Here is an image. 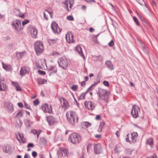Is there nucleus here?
I'll return each mask as SVG.
<instances>
[{
  "label": "nucleus",
  "mask_w": 158,
  "mask_h": 158,
  "mask_svg": "<svg viewBox=\"0 0 158 158\" xmlns=\"http://www.w3.org/2000/svg\"><path fill=\"white\" fill-rule=\"evenodd\" d=\"M114 45V43L113 40H112L108 44L109 46L110 47H113Z\"/></svg>",
  "instance_id": "37998d69"
},
{
  "label": "nucleus",
  "mask_w": 158,
  "mask_h": 158,
  "mask_svg": "<svg viewBox=\"0 0 158 158\" xmlns=\"http://www.w3.org/2000/svg\"><path fill=\"white\" fill-rule=\"evenodd\" d=\"M35 51L37 55H39L43 52L44 47L42 42L39 41H36L34 44Z\"/></svg>",
  "instance_id": "20e7f679"
},
{
  "label": "nucleus",
  "mask_w": 158,
  "mask_h": 158,
  "mask_svg": "<svg viewBox=\"0 0 158 158\" xmlns=\"http://www.w3.org/2000/svg\"><path fill=\"white\" fill-rule=\"evenodd\" d=\"M93 87V85H92L90 87H89L85 92L87 94L88 92L92 90L93 89L92 88Z\"/></svg>",
  "instance_id": "49530a36"
},
{
  "label": "nucleus",
  "mask_w": 158,
  "mask_h": 158,
  "mask_svg": "<svg viewBox=\"0 0 158 158\" xmlns=\"http://www.w3.org/2000/svg\"><path fill=\"white\" fill-rule=\"evenodd\" d=\"M17 139L19 141L21 140L23 143L26 142L25 139H24L23 135L22 133H18V135L17 136Z\"/></svg>",
  "instance_id": "393cba45"
},
{
  "label": "nucleus",
  "mask_w": 158,
  "mask_h": 158,
  "mask_svg": "<svg viewBox=\"0 0 158 158\" xmlns=\"http://www.w3.org/2000/svg\"><path fill=\"white\" fill-rule=\"evenodd\" d=\"M29 21L28 19H25L22 22V25L23 26H24L26 24H27L29 22Z\"/></svg>",
  "instance_id": "c03bdc74"
},
{
  "label": "nucleus",
  "mask_w": 158,
  "mask_h": 158,
  "mask_svg": "<svg viewBox=\"0 0 158 158\" xmlns=\"http://www.w3.org/2000/svg\"><path fill=\"white\" fill-rule=\"evenodd\" d=\"M4 106L7 111L9 113H11L14 110L13 105L9 102H6L4 103Z\"/></svg>",
  "instance_id": "ddd939ff"
},
{
  "label": "nucleus",
  "mask_w": 158,
  "mask_h": 158,
  "mask_svg": "<svg viewBox=\"0 0 158 158\" xmlns=\"http://www.w3.org/2000/svg\"><path fill=\"white\" fill-rule=\"evenodd\" d=\"M85 1L90 4H92L93 3L95 2V0H85Z\"/></svg>",
  "instance_id": "de8ad7c7"
},
{
  "label": "nucleus",
  "mask_w": 158,
  "mask_h": 158,
  "mask_svg": "<svg viewBox=\"0 0 158 158\" xmlns=\"http://www.w3.org/2000/svg\"><path fill=\"white\" fill-rule=\"evenodd\" d=\"M42 110L45 113H50L52 112V109L51 106H49L48 104H45L42 107Z\"/></svg>",
  "instance_id": "dca6fc26"
},
{
  "label": "nucleus",
  "mask_w": 158,
  "mask_h": 158,
  "mask_svg": "<svg viewBox=\"0 0 158 158\" xmlns=\"http://www.w3.org/2000/svg\"><path fill=\"white\" fill-rule=\"evenodd\" d=\"M133 150L131 149H126L125 150V152L126 153L128 154H131Z\"/></svg>",
  "instance_id": "c9c22d12"
},
{
  "label": "nucleus",
  "mask_w": 158,
  "mask_h": 158,
  "mask_svg": "<svg viewBox=\"0 0 158 158\" xmlns=\"http://www.w3.org/2000/svg\"><path fill=\"white\" fill-rule=\"evenodd\" d=\"M31 34L32 37L33 38H35L37 37V31L35 28H31Z\"/></svg>",
  "instance_id": "5701e85b"
},
{
  "label": "nucleus",
  "mask_w": 158,
  "mask_h": 158,
  "mask_svg": "<svg viewBox=\"0 0 158 158\" xmlns=\"http://www.w3.org/2000/svg\"><path fill=\"white\" fill-rule=\"evenodd\" d=\"M95 137L96 138L99 139L101 137V135H95Z\"/></svg>",
  "instance_id": "338daca9"
},
{
  "label": "nucleus",
  "mask_w": 158,
  "mask_h": 158,
  "mask_svg": "<svg viewBox=\"0 0 158 158\" xmlns=\"http://www.w3.org/2000/svg\"><path fill=\"white\" fill-rule=\"evenodd\" d=\"M101 118V117L99 115H97L95 117V119L97 120H99Z\"/></svg>",
  "instance_id": "680f3d73"
},
{
  "label": "nucleus",
  "mask_w": 158,
  "mask_h": 158,
  "mask_svg": "<svg viewBox=\"0 0 158 158\" xmlns=\"http://www.w3.org/2000/svg\"><path fill=\"white\" fill-rule=\"evenodd\" d=\"M11 25L12 27L17 32H19L23 29L21 27V22L19 20L16 19L14 20L11 23Z\"/></svg>",
  "instance_id": "39448f33"
},
{
  "label": "nucleus",
  "mask_w": 158,
  "mask_h": 158,
  "mask_svg": "<svg viewBox=\"0 0 158 158\" xmlns=\"http://www.w3.org/2000/svg\"><path fill=\"white\" fill-rule=\"evenodd\" d=\"M24 158H30V156L28 154H26L24 156Z\"/></svg>",
  "instance_id": "e2e57ef3"
},
{
  "label": "nucleus",
  "mask_w": 158,
  "mask_h": 158,
  "mask_svg": "<svg viewBox=\"0 0 158 158\" xmlns=\"http://www.w3.org/2000/svg\"><path fill=\"white\" fill-rule=\"evenodd\" d=\"M41 132H42V131L41 130H38V131L37 132V133L36 134L37 135V138H38H38L39 135H40V133H41Z\"/></svg>",
  "instance_id": "5fc2aeb1"
},
{
  "label": "nucleus",
  "mask_w": 158,
  "mask_h": 158,
  "mask_svg": "<svg viewBox=\"0 0 158 158\" xmlns=\"http://www.w3.org/2000/svg\"><path fill=\"white\" fill-rule=\"evenodd\" d=\"M55 67L54 66H51L48 69V70L49 71H52L55 69Z\"/></svg>",
  "instance_id": "8fccbe9b"
},
{
  "label": "nucleus",
  "mask_w": 158,
  "mask_h": 158,
  "mask_svg": "<svg viewBox=\"0 0 158 158\" xmlns=\"http://www.w3.org/2000/svg\"><path fill=\"white\" fill-rule=\"evenodd\" d=\"M37 153L35 151H33L32 153V155L33 157L35 158L37 156Z\"/></svg>",
  "instance_id": "603ef678"
},
{
  "label": "nucleus",
  "mask_w": 158,
  "mask_h": 158,
  "mask_svg": "<svg viewBox=\"0 0 158 158\" xmlns=\"http://www.w3.org/2000/svg\"><path fill=\"white\" fill-rule=\"evenodd\" d=\"M140 110V109L138 106L135 105H134L131 110V116L134 118H138L139 116L138 112Z\"/></svg>",
  "instance_id": "6e6552de"
},
{
  "label": "nucleus",
  "mask_w": 158,
  "mask_h": 158,
  "mask_svg": "<svg viewBox=\"0 0 158 158\" xmlns=\"http://www.w3.org/2000/svg\"><path fill=\"white\" fill-rule=\"evenodd\" d=\"M51 27L53 32L55 34H58L60 32L61 30L56 22H53L51 23Z\"/></svg>",
  "instance_id": "1a4fd4ad"
},
{
  "label": "nucleus",
  "mask_w": 158,
  "mask_h": 158,
  "mask_svg": "<svg viewBox=\"0 0 158 158\" xmlns=\"http://www.w3.org/2000/svg\"><path fill=\"white\" fill-rule=\"evenodd\" d=\"M99 80H98L97 81H94V83L92 85H93V86L96 85H97L99 83Z\"/></svg>",
  "instance_id": "0e129e2a"
},
{
  "label": "nucleus",
  "mask_w": 158,
  "mask_h": 158,
  "mask_svg": "<svg viewBox=\"0 0 158 158\" xmlns=\"http://www.w3.org/2000/svg\"><path fill=\"white\" fill-rule=\"evenodd\" d=\"M105 64L107 66V68L108 69L110 70H112L114 69V66L112 64L110 61H107L106 62Z\"/></svg>",
  "instance_id": "a878e982"
},
{
  "label": "nucleus",
  "mask_w": 158,
  "mask_h": 158,
  "mask_svg": "<svg viewBox=\"0 0 158 158\" xmlns=\"http://www.w3.org/2000/svg\"><path fill=\"white\" fill-rule=\"evenodd\" d=\"M2 64L3 68L6 71H10L12 70L11 67L10 65L5 64L3 61L2 62Z\"/></svg>",
  "instance_id": "4be33fe9"
},
{
  "label": "nucleus",
  "mask_w": 158,
  "mask_h": 158,
  "mask_svg": "<svg viewBox=\"0 0 158 158\" xmlns=\"http://www.w3.org/2000/svg\"><path fill=\"white\" fill-rule=\"evenodd\" d=\"M57 61L59 67H62L64 69H66L68 66V61L65 57L60 58Z\"/></svg>",
  "instance_id": "423d86ee"
},
{
  "label": "nucleus",
  "mask_w": 158,
  "mask_h": 158,
  "mask_svg": "<svg viewBox=\"0 0 158 158\" xmlns=\"http://www.w3.org/2000/svg\"><path fill=\"white\" fill-rule=\"evenodd\" d=\"M139 17H140L141 20L142 21L144 22L145 23H146V21L144 19L143 17H142L141 15H139Z\"/></svg>",
  "instance_id": "bf43d9fd"
},
{
  "label": "nucleus",
  "mask_w": 158,
  "mask_h": 158,
  "mask_svg": "<svg viewBox=\"0 0 158 158\" xmlns=\"http://www.w3.org/2000/svg\"><path fill=\"white\" fill-rule=\"evenodd\" d=\"M68 112L66 113V116L68 121L72 125H74L76 123H77L78 121V118L75 112L73 111H70V116L68 117Z\"/></svg>",
  "instance_id": "f257e3e1"
},
{
  "label": "nucleus",
  "mask_w": 158,
  "mask_h": 158,
  "mask_svg": "<svg viewBox=\"0 0 158 158\" xmlns=\"http://www.w3.org/2000/svg\"><path fill=\"white\" fill-rule=\"evenodd\" d=\"M85 82L84 81H83L81 82V85L82 86H84L85 85Z\"/></svg>",
  "instance_id": "774afa93"
},
{
  "label": "nucleus",
  "mask_w": 158,
  "mask_h": 158,
  "mask_svg": "<svg viewBox=\"0 0 158 158\" xmlns=\"http://www.w3.org/2000/svg\"><path fill=\"white\" fill-rule=\"evenodd\" d=\"M71 89L74 91H76L77 89V85H74L72 86Z\"/></svg>",
  "instance_id": "a19ab883"
},
{
  "label": "nucleus",
  "mask_w": 158,
  "mask_h": 158,
  "mask_svg": "<svg viewBox=\"0 0 158 158\" xmlns=\"http://www.w3.org/2000/svg\"><path fill=\"white\" fill-rule=\"evenodd\" d=\"M5 79L3 78L0 79V91H5L8 88L7 85L5 83Z\"/></svg>",
  "instance_id": "9b49d317"
},
{
  "label": "nucleus",
  "mask_w": 158,
  "mask_h": 158,
  "mask_svg": "<svg viewBox=\"0 0 158 158\" xmlns=\"http://www.w3.org/2000/svg\"><path fill=\"white\" fill-rule=\"evenodd\" d=\"M147 143L152 147L153 143V140L152 138H149L147 141Z\"/></svg>",
  "instance_id": "72a5a7b5"
},
{
  "label": "nucleus",
  "mask_w": 158,
  "mask_h": 158,
  "mask_svg": "<svg viewBox=\"0 0 158 158\" xmlns=\"http://www.w3.org/2000/svg\"><path fill=\"white\" fill-rule=\"evenodd\" d=\"M156 156L155 154H154L153 155L151 156L148 158H156Z\"/></svg>",
  "instance_id": "69168bd1"
},
{
  "label": "nucleus",
  "mask_w": 158,
  "mask_h": 158,
  "mask_svg": "<svg viewBox=\"0 0 158 158\" xmlns=\"http://www.w3.org/2000/svg\"><path fill=\"white\" fill-rule=\"evenodd\" d=\"M142 49L144 52L146 54H148V51L147 48L144 46H143L142 47Z\"/></svg>",
  "instance_id": "ea45409f"
},
{
  "label": "nucleus",
  "mask_w": 158,
  "mask_h": 158,
  "mask_svg": "<svg viewBox=\"0 0 158 158\" xmlns=\"http://www.w3.org/2000/svg\"><path fill=\"white\" fill-rule=\"evenodd\" d=\"M58 40L57 38L55 39H48V42L50 44H54L56 43Z\"/></svg>",
  "instance_id": "c756f323"
},
{
  "label": "nucleus",
  "mask_w": 158,
  "mask_h": 158,
  "mask_svg": "<svg viewBox=\"0 0 158 158\" xmlns=\"http://www.w3.org/2000/svg\"><path fill=\"white\" fill-rule=\"evenodd\" d=\"M24 123L26 126L29 127L30 126V123H31V122L28 119H25L24 120Z\"/></svg>",
  "instance_id": "473e14b6"
},
{
  "label": "nucleus",
  "mask_w": 158,
  "mask_h": 158,
  "mask_svg": "<svg viewBox=\"0 0 158 158\" xmlns=\"http://www.w3.org/2000/svg\"><path fill=\"white\" fill-rule=\"evenodd\" d=\"M12 150L11 147L8 145H5L3 147V152L9 155L11 154Z\"/></svg>",
  "instance_id": "2eb2a0df"
},
{
  "label": "nucleus",
  "mask_w": 158,
  "mask_h": 158,
  "mask_svg": "<svg viewBox=\"0 0 158 158\" xmlns=\"http://www.w3.org/2000/svg\"><path fill=\"white\" fill-rule=\"evenodd\" d=\"M38 73L39 74L42 75H45L46 74V73L44 71L39 70L38 71Z\"/></svg>",
  "instance_id": "a18cd8bd"
},
{
  "label": "nucleus",
  "mask_w": 158,
  "mask_h": 158,
  "mask_svg": "<svg viewBox=\"0 0 158 158\" xmlns=\"http://www.w3.org/2000/svg\"><path fill=\"white\" fill-rule=\"evenodd\" d=\"M47 120L50 125L55 123L56 120L55 118L52 116H49L47 117Z\"/></svg>",
  "instance_id": "412c9836"
},
{
  "label": "nucleus",
  "mask_w": 158,
  "mask_h": 158,
  "mask_svg": "<svg viewBox=\"0 0 158 158\" xmlns=\"http://www.w3.org/2000/svg\"><path fill=\"white\" fill-rule=\"evenodd\" d=\"M38 84L39 85L43 84L47 82V81L44 79H41L39 78L37 79Z\"/></svg>",
  "instance_id": "7c9ffc66"
},
{
  "label": "nucleus",
  "mask_w": 158,
  "mask_h": 158,
  "mask_svg": "<svg viewBox=\"0 0 158 158\" xmlns=\"http://www.w3.org/2000/svg\"><path fill=\"white\" fill-rule=\"evenodd\" d=\"M12 84L15 87L17 91H21V89L19 84L17 82L12 81Z\"/></svg>",
  "instance_id": "cd10ccee"
},
{
  "label": "nucleus",
  "mask_w": 158,
  "mask_h": 158,
  "mask_svg": "<svg viewBox=\"0 0 158 158\" xmlns=\"http://www.w3.org/2000/svg\"><path fill=\"white\" fill-rule=\"evenodd\" d=\"M105 124L104 122H101L100 123L99 127H101L103 128V127L104 126Z\"/></svg>",
  "instance_id": "13d9d810"
},
{
  "label": "nucleus",
  "mask_w": 158,
  "mask_h": 158,
  "mask_svg": "<svg viewBox=\"0 0 158 158\" xmlns=\"http://www.w3.org/2000/svg\"><path fill=\"white\" fill-rule=\"evenodd\" d=\"M84 126H85L86 127H89L91 126V124L88 122H85L83 123Z\"/></svg>",
  "instance_id": "4c0bfd02"
},
{
  "label": "nucleus",
  "mask_w": 158,
  "mask_h": 158,
  "mask_svg": "<svg viewBox=\"0 0 158 158\" xmlns=\"http://www.w3.org/2000/svg\"><path fill=\"white\" fill-rule=\"evenodd\" d=\"M33 103L34 105L36 106L39 104L40 102L37 99H36L33 101Z\"/></svg>",
  "instance_id": "58836bf2"
},
{
  "label": "nucleus",
  "mask_w": 158,
  "mask_h": 158,
  "mask_svg": "<svg viewBox=\"0 0 158 158\" xmlns=\"http://www.w3.org/2000/svg\"><path fill=\"white\" fill-rule=\"evenodd\" d=\"M64 3L65 8L67 9L68 11H69L70 10L68 8L69 5H70L69 7L70 9L73 6V5L71 3V1H65Z\"/></svg>",
  "instance_id": "bb28decb"
},
{
  "label": "nucleus",
  "mask_w": 158,
  "mask_h": 158,
  "mask_svg": "<svg viewBox=\"0 0 158 158\" xmlns=\"http://www.w3.org/2000/svg\"><path fill=\"white\" fill-rule=\"evenodd\" d=\"M76 49L80 56L83 57L84 58H85L84 55L83 53L81 48L80 45H77L76 47Z\"/></svg>",
  "instance_id": "b1692460"
},
{
  "label": "nucleus",
  "mask_w": 158,
  "mask_h": 158,
  "mask_svg": "<svg viewBox=\"0 0 158 158\" xmlns=\"http://www.w3.org/2000/svg\"><path fill=\"white\" fill-rule=\"evenodd\" d=\"M99 98L106 103H108V100L109 98V92L106 90L100 89L98 93Z\"/></svg>",
  "instance_id": "7ed1b4c3"
},
{
  "label": "nucleus",
  "mask_w": 158,
  "mask_h": 158,
  "mask_svg": "<svg viewBox=\"0 0 158 158\" xmlns=\"http://www.w3.org/2000/svg\"><path fill=\"white\" fill-rule=\"evenodd\" d=\"M14 10L15 15L18 16L22 18H24L25 15L24 14H22L19 8H15L14 9Z\"/></svg>",
  "instance_id": "6ab92c4d"
},
{
  "label": "nucleus",
  "mask_w": 158,
  "mask_h": 158,
  "mask_svg": "<svg viewBox=\"0 0 158 158\" xmlns=\"http://www.w3.org/2000/svg\"><path fill=\"white\" fill-rule=\"evenodd\" d=\"M103 84L105 86H109V82L106 81H103Z\"/></svg>",
  "instance_id": "864d4df0"
},
{
  "label": "nucleus",
  "mask_w": 158,
  "mask_h": 158,
  "mask_svg": "<svg viewBox=\"0 0 158 158\" xmlns=\"http://www.w3.org/2000/svg\"><path fill=\"white\" fill-rule=\"evenodd\" d=\"M129 134L127 135V137L126 138L127 142H129L130 143H135L136 141L137 138L138 134L136 132H133L130 135V139L129 137Z\"/></svg>",
  "instance_id": "0eeeda50"
},
{
  "label": "nucleus",
  "mask_w": 158,
  "mask_h": 158,
  "mask_svg": "<svg viewBox=\"0 0 158 158\" xmlns=\"http://www.w3.org/2000/svg\"><path fill=\"white\" fill-rule=\"evenodd\" d=\"M69 141L73 144L78 143L81 141V136L76 133H73L70 134L69 136Z\"/></svg>",
  "instance_id": "f03ea898"
},
{
  "label": "nucleus",
  "mask_w": 158,
  "mask_h": 158,
  "mask_svg": "<svg viewBox=\"0 0 158 158\" xmlns=\"http://www.w3.org/2000/svg\"><path fill=\"white\" fill-rule=\"evenodd\" d=\"M37 131L38 130L35 129H33L31 131V132L34 135L36 134Z\"/></svg>",
  "instance_id": "4d7b16f0"
},
{
  "label": "nucleus",
  "mask_w": 158,
  "mask_h": 158,
  "mask_svg": "<svg viewBox=\"0 0 158 158\" xmlns=\"http://www.w3.org/2000/svg\"><path fill=\"white\" fill-rule=\"evenodd\" d=\"M30 71V69L29 68L23 67L21 69L20 71V74L23 76L26 74L29 73Z\"/></svg>",
  "instance_id": "f3484780"
},
{
  "label": "nucleus",
  "mask_w": 158,
  "mask_h": 158,
  "mask_svg": "<svg viewBox=\"0 0 158 158\" xmlns=\"http://www.w3.org/2000/svg\"><path fill=\"white\" fill-rule=\"evenodd\" d=\"M84 105L85 107L89 110H93L96 106L94 102L90 101H85V102Z\"/></svg>",
  "instance_id": "9d476101"
},
{
  "label": "nucleus",
  "mask_w": 158,
  "mask_h": 158,
  "mask_svg": "<svg viewBox=\"0 0 158 158\" xmlns=\"http://www.w3.org/2000/svg\"><path fill=\"white\" fill-rule=\"evenodd\" d=\"M94 151L96 154H99L101 152L102 147L100 144H94Z\"/></svg>",
  "instance_id": "a211bd4d"
},
{
  "label": "nucleus",
  "mask_w": 158,
  "mask_h": 158,
  "mask_svg": "<svg viewBox=\"0 0 158 158\" xmlns=\"http://www.w3.org/2000/svg\"><path fill=\"white\" fill-rule=\"evenodd\" d=\"M86 94H87L85 92L81 94L79 96L78 100H79L84 99Z\"/></svg>",
  "instance_id": "f704fd0d"
},
{
  "label": "nucleus",
  "mask_w": 158,
  "mask_h": 158,
  "mask_svg": "<svg viewBox=\"0 0 158 158\" xmlns=\"http://www.w3.org/2000/svg\"><path fill=\"white\" fill-rule=\"evenodd\" d=\"M18 106L21 108H23V105L22 103H18Z\"/></svg>",
  "instance_id": "052dcab7"
},
{
  "label": "nucleus",
  "mask_w": 158,
  "mask_h": 158,
  "mask_svg": "<svg viewBox=\"0 0 158 158\" xmlns=\"http://www.w3.org/2000/svg\"><path fill=\"white\" fill-rule=\"evenodd\" d=\"M133 20L135 22L136 24L138 26H139L140 25V24L139 21L137 19L135 16H134L133 18Z\"/></svg>",
  "instance_id": "e433bc0d"
},
{
  "label": "nucleus",
  "mask_w": 158,
  "mask_h": 158,
  "mask_svg": "<svg viewBox=\"0 0 158 158\" xmlns=\"http://www.w3.org/2000/svg\"><path fill=\"white\" fill-rule=\"evenodd\" d=\"M26 53V51L16 52V54L18 58L21 59Z\"/></svg>",
  "instance_id": "c85d7f7f"
},
{
  "label": "nucleus",
  "mask_w": 158,
  "mask_h": 158,
  "mask_svg": "<svg viewBox=\"0 0 158 158\" xmlns=\"http://www.w3.org/2000/svg\"><path fill=\"white\" fill-rule=\"evenodd\" d=\"M24 106H25V107L26 108L28 109H30V106L29 105L27 104L26 102H24Z\"/></svg>",
  "instance_id": "3c124183"
},
{
  "label": "nucleus",
  "mask_w": 158,
  "mask_h": 158,
  "mask_svg": "<svg viewBox=\"0 0 158 158\" xmlns=\"http://www.w3.org/2000/svg\"><path fill=\"white\" fill-rule=\"evenodd\" d=\"M60 100L61 103H63V104H62V107L63 108H64V110H65L69 106V105L67 101L64 98H63L60 99Z\"/></svg>",
  "instance_id": "aec40b11"
},
{
  "label": "nucleus",
  "mask_w": 158,
  "mask_h": 158,
  "mask_svg": "<svg viewBox=\"0 0 158 158\" xmlns=\"http://www.w3.org/2000/svg\"><path fill=\"white\" fill-rule=\"evenodd\" d=\"M67 150L64 148H62L61 150H58L57 152V154L59 157L62 156H67Z\"/></svg>",
  "instance_id": "f8f14e48"
},
{
  "label": "nucleus",
  "mask_w": 158,
  "mask_h": 158,
  "mask_svg": "<svg viewBox=\"0 0 158 158\" xmlns=\"http://www.w3.org/2000/svg\"><path fill=\"white\" fill-rule=\"evenodd\" d=\"M67 19L68 20L70 21H73L74 20V18L72 15H70L67 16Z\"/></svg>",
  "instance_id": "79ce46f5"
},
{
  "label": "nucleus",
  "mask_w": 158,
  "mask_h": 158,
  "mask_svg": "<svg viewBox=\"0 0 158 158\" xmlns=\"http://www.w3.org/2000/svg\"><path fill=\"white\" fill-rule=\"evenodd\" d=\"M13 46V44L12 43H10L8 44V48L10 49H12V48Z\"/></svg>",
  "instance_id": "6e6d98bb"
},
{
  "label": "nucleus",
  "mask_w": 158,
  "mask_h": 158,
  "mask_svg": "<svg viewBox=\"0 0 158 158\" xmlns=\"http://www.w3.org/2000/svg\"><path fill=\"white\" fill-rule=\"evenodd\" d=\"M24 114V111L23 110H21L16 114V117H18L19 118H21L23 117Z\"/></svg>",
  "instance_id": "2f4dec72"
},
{
  "label": "nucleus",
  "mask_w": 158,
  "mask_h": 158,
  "mask_svg": "<svg viewBox=\"0 0 158 158\" xmlns=\"http://www.w3.org/2000/svg\"><path fill=\"white\" fill-rule=\"evenodd\" d=\"M34 147V145L32 143H29L27 146V148H33Z\"/></svg>",
  "instance_id": "09e8293b"
},
{
  "label": "nucleus",
  "mask_w": 158,
  "mask_h": 158,
  "mask_svg": "<svg viewBox=\"0 0 158 158\" xmlns=\"http://www.w3.org/2000/svg\"><path fill=\"white\" fill-rule=\"evenodd\" d=\"M65 38L67 42L69 43L74 42L73 39V35L71 32H68L66 34Z\"/></svg>",
  "instance_id": "4468645a"
}]
</instances>
